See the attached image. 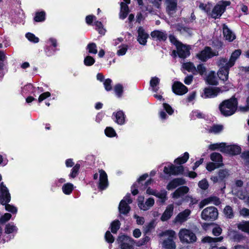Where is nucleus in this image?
Wrapping results in <instances>:
<instances>
[{
	"mask_svg": "<svg viewBox=\"0 0 249 249\" xmlns=\"http://www.w3.org/2000/svg\"><path fill=\"white\" fill-rule=\"evenodd\" d=\"M94 25L96 27V29L98 31L100 34L104 35L105 30L103 28L102 24L101 22L97 21L94 22Z\"/></svg>",
	"mask_w": 249,
	"mask_h": 249,
	"instance_id": "obj_46",
	"label": "nucleus"
},
{
	"mask_svg": "<svg viewBox=\"0 0 249 249\" xmlns=\"http://www.w3.org/2000/svg\"><path fill=\"white\" fill-rule=\"evenodd\" d=\"M180 240L182 243H191L196 240L195 234L191 230L182 229L178 233Z\"/></svg>",
	"mask_w": 249,
	"mask_h": 249,
	"instance_id": "obj_5",
	"label": "nucleus"
},
{
	"mask_svg": "<svg viewBox=\"0 0 249 249\" xmlns=\"http://www.w3.org/2000/svg\"><path fill=\"white\" fill-rule=\"evenodd\" d=\"M223 91L224 90L218 87L205 88L204 90V93L202 95V97L205 98H213L216 97L219 93H222Z\"/></svg>",
	"mask_w": 249,
	"mask_h": 249,
	"instance_id": "obj_14",
	"label": "nucleus"
},
{
	"mask_svg": "<svg viewBox=\"0 0 249 249\" xmlns=\"http://www.w3.org/2000/svg\"><path fill=\"white\" fill-rule=\"evenodd\" d=\"M229 175V171L226 169L220 170L218 173L219 178L220 180L223 179Z\"/></svg>",
	"mask_w": 249,
	"mask_h": 249,
	"instance_id": "obj_49",
	"label": "nucleus"
},
{
	"mask_svg": "<svg viewBox=\"0 0 249 249\" xmlns=\"http://www.w3.org/2000/svg\"><path fill=\"white\" fill-rule=\"evenodd\" d=\"M176 233L172 230L163 232L160 236H167L168 237L162 242V246L165 249H175L176 246L174 240L176 238Z\"/></svg>",
	"mask_w": 249,
	"mask_h": 249,
	"instance_id": "obj_3",
	"label": "nucleus"
},
{
	"mask_svg": "<svg viewBox=\"0 0 249 249\" xmlns=\"http://www.w3.org/2000/svg\"><path fill=\"white\" fill-rule=\"evenodd\" d=\"M12 217V215L10 213H6L3 215H2L0 218V223H5L6 222L9 220Z\"/></svg>",
	"mask_w": 249,
	"mask_h": 249,
	"instance_id": "obj_52",
	"label": "nucleus"
},
{
	"mask_svg": "<svg viewBox=\"0 0 249 249\" xmlns=\"http://www.w3.org/2000/svg\"><path fill=\"white\" fill-rule=\"evenodd\" d=\"M209 204H211L210 200L209 199V197L203 199L199 204V207L200 209L204 207L205 206L208 205Z\"/></svg>",
	"mask_w": 249,
	"mask_h": 249,
	"instance_id": "obj_63",
	"label": "nucleus"
},
{
	"mask_svg": "<svg viewBox=\"0 0 249 249\" xmlns=\"http://www.w3.org/2000/svg\"><path fill=\"white\" fill-rule=\"evenodd\" d=\"M138 41L142 45H145L147 42V39L149 35L147 34L142 27H140L138 30Z\"/></svg>",
	"mask_w": 249,
	"mask_h": 249,
	"instance_id": "obj_19",
	"label": "nucleus"
},
{
	"mask_svg": "<svg viewBox=\"0 0 249 249\" xmlns=\"http://www.w3.org/2000/svg\"><path fill=\"white\" fill-rule=\"evenodd\" d=\"M218 213L217 209L214 207H208L204 209L201 213V218L207 221H213L218 217Z\"/></svg>",
	"mask_w": 249,
	"mask_h": 249,
	"instance_id": "obj_6",
	"label": "nucleus"
},
{
	"mask_svg": "<svg viewBox=\"0 0 249 249\" xmlns=\"http://www.w3.org/2000/svg\"><path fill=\"white\" fill-rule=\"evenodd\" d=\"M73 189V185L70 183L65 184L62 187L63 193L66 195H70Z\"/></svg>",
	"mask_w": 249,
	"mask_h": 249,
	"instance_id": "obj_37",
	"label": "nucleus"
},
{
	"mask_svg": "<svg viewBox=\"0 0 249 249\" xmlns=\"http://www.w3.org/2000/svg\"><path fill=\"white\" fill-rule=\"evenodd\" d=\"M176 48L178 55L180 58H186L190 54V47L189 45H186L181 42H178L176 43Z\"/></svg>",
	"mask_w": 249,
	"mask_h": 249,
	"instance_id": "obj_11",
	"label": "nucleus"
},
{
	"mask_svg": "<svg viewBox=\"0 0 249 249\" xmlns=\"http://www.w3.org/2000/svg\"><path fill=\"white\" fill-rule=\"evenodd\" d=\"M144 198L142 196H139L138 198V205L141 210L146 211L152 207L155 203L153 198L150 197L144 203Z\"/></svg>",
	"mask_w": 249,
	"mask_h": 249,
	"instance_id": "obj_13",
	"label": "nucleus"
},
{
	"mask_svg": "<svg viewBox=\"0 0 249 249\" xmlns=\"http://www.w3.org/2000/svg\"><path fill=\"white\" fill-rule=\"evenodd\" d=\"M99 181L98 188L101 190L105 189L108 186L107 176L106 173L103 170L99 171Z\"/></svg>",
	"mask_w": 249,
	"mask_h": 249,
	"instance_id": "obj_16",
	"label": "nucleus"
},
{
	"mask_svg": "<svg viewBox=\"0 0 249 249\" xmlns=\"http://www.w3.org/2000/svg\"><path fill=\"white\" fill-rule=\"evenodd\" d=\"M155 196L160 199L162 203H164L167 200V192L165 190H161L159 192H156Z\"/></svg>",
	"mask_w": 249,
	"mask_h": 249,
	"instance_id": "obj_36",
	"label": "nucleus"
},
{
	"mask_svg": "<svg viewBox=\"0 0 249 249\" xmlns=\"http://www.w3.org/2000/svg\"><path fill=\"white\" fill-rule=\"evenodd\" d=\"M18 229L13 223H8L5 226V232L7 234L17 232Z\"/></svg>",
	"mask_w": 249,
	"mask_h": 249,
	"instance_id": "obj_30",
	"label": "nucleus"
},
{
	"mask_svg": "<svg viewBox=\"0 0 249 249\" xmlns=\"http://www.w3.org/2000/svg\"><path fill=\"white\" fill-rule=\"evenodd\" d=\"M105 132L107 136L110 137H112L116 134L115 130L110 127H107L105 130Z\"/></svg>",
	"mask_w": 249,
	"mask_h": 249,
	"instance_id": "obj_48",
	"label": "nucleus"
},
{
	"mask_svg": "<svg viewBox=\"0 0 249 249\" xmlns=\"http://www.w3.org/2000/svg\"><path fill=\"white\" fill-rule=\"evenodd\" d=\"M189 191V188L186 186H182L177 189L172 194V196L174 199H178L182 197Z\"/></svg>",
	"mask_w": 249,
	"mask_h": 249,
	"instance_id": "obj_21",
	"label": "nucleus"
},
{
	"mask_svg": "<svg viewBox=\"0 0 249 249\" xmlns=\"http://www.w3.org/2000/svg\"><path fill=\"white\" fill-rule=\"evenodd\" d=\"M1 180V176L0 175V181ZM0 202L2 204H5L10 202L11 200L10 195L7 188L4 185L3 183L0 184Z\"/></svg>",
	"mask_w": 249,
	"mask_h": 249,
	"instance_id": "obj_12",
	"label": "nucleus"
},
{
	"mask_svg": "<svg viewBox=\"0 0 249 249\" xmlns=\"http://www.w3.org/2000/svg\"><path fill=\"white\" fill-rule=\"evenodd\" d=\"M174 208L173 204L168 205L160 217L161 220L166 221L169 219L173 214Z\"/></svg>",
	"mask_w": 249,
	"mask_h": 249,
	"instance_id": "obj_20",
	"label": "nucleus"
},
{
	"mask_svg": "<svg viewBox=\"0 0 249 249\" xmlns=\"http://www.w3.org/2000/svg\"><path fill=\"white\" fill-rule=\"evenodd\" d=\"M191 213V211L189 209H185L184 211L180 212L175 219V222L182 223L185 222L188 219Z\"/></svg>",
	"mask_w": 249,
	"mask_h": 249,
	"instance_id": "obj_17",
	"label": "nucleus"
},
{
	"mask_svg": "<svg viewBox=\"0 0 249 249\" xmlns=\"http://www.w3.org/2000/svg\"><path fill=\"white\" fill-rule=\"evenodd\" d=\"M166 11L170 15L174 14L177 10V0H165Z\"/></svg>",
	"mask_w": 249,
	"mask_h": 249,
	"instance_id": "obj_18",
	"label": "nucleus"
},
{
	"mask_svg": "<svg viewBox=\"0 0 249 249\" xmlns=\"http://www.w3.org/2000/svg\"><path fill=\"white\" fill-rule=\"evenodd\" d=\"M198 186L202 190H206L209 186L208 182L206 179H203L198 182Z\"/></svg>",
	"mask_w": 249,
	"mask_h": 249,
	"instance_id": "obj_55",
	"label": "nucleus"
},
{
	"mask_svg": "<svg viewBox=\"0 0 249 249\" xmlns=\"http://www.w3.org/2000/svg\"><path fill=\"white\" fill-rule=\"evenodd\" d=\"M105 239L106 240L110 243H112L114 242V239L112 236V235L110 233L109 231H107L105 234Z\"/></svg>",
	"mask_w": 249,
	"mask_h": 249,
	"instance_id": "obj_58",
	"label": "nucleus"
},
{
	"mask_svg": "<svg viewBox=\"0 0 249 249\" xmlns=\"http://www.w3.org/2000/svg\"><path fill=\"white\" fill-rule=\"evenodd\" d=\"M222 146H223V143H216L210 144L209 146V148L212 150H214L216 149H220V150Z\"/></svg>",
	"mask_w": 249,
	"mask_h": 249,
	"instance_id": "obj_53",
	"label": "nucleus"
},
{
	"mask_svg": "<svg viewBox=\"0 0 249 249\" xmlns=\"http://www.w3.org/2000/svg\"><path fill=\"white\" fill-rule=\"evenodd\" d=\"M220 167V164H217L215 163L210 162L207 163L206 166V169L209 171H212L214 170L215 169L219 168Z\"/></svg>",
	"mask_w": 249,
	"mask_h": 249,
	"instance_id": "obj_44",
	"label": "nucleus"
},
{
	"mask_svg": "<svg viewBox=\"0 0 249 249\" xmlns=\"http://www.w3.org/2000/svg\"><path fill=\"white\" fill-rule=\"evenodd\" d=\"M185 181L181 178H175L171 181L167 186V189L168 190H173L178 186L184 184Z\"/></svg>",
	"mask_w": 249,
	"mask_h": 249,
	"instance_id": "obj_22",
	"label": "nucleus"
},
{
	"mask_svg": "<svg viewBox=\"0 0 249 249\" xmlns=\"http://www.w3.org/2000/svg\"><path fill=\"white\" fill-rule=\"evenodd\" d=\"M209 197L211 204L217 206L221 203L220 199L215 196H211Z\"/></svg>",
	"mask_w": 249,
	"mask_h": 249,
	"instance_id": "obj_54",
	"label": "nucleus"
},
{
	"mask_svg": "<svg viewBox=\"0 0 249 249\" xmlns=\"http://www.w3.org/2000/svg\"><path fill=\"white\" fill-rule=\"evenodd\" d=\"M94 62V59L90 56H87L84 59V64L88 66L92 65Z\"/></svg>",
	"mask_w": 249,
	"mask_h": 249,
	"instance_id": "obj_47",
	"label": "nucleus"
},
{
	"mask_svg": "<svg viewBox=\"0 0 249 249\" xmlns=\"http://www.w3.org/2000/svg\"><path fill=\"white\" fill-rule=\"evenodd\" d=\"M182 67L183 69L189 72H195L196 71V68L192 62H188L184 63L182 65Z\"/></svg>",
	"mask_w": 249,
	"mask_h": 249,
	"instance_id": "obj_29",
	"label": "nucleus"
},
{
	"mask_svg": "<svg viewBox=\"0 0 249 249\" xmlns=\"http://www.w3.org/2000/svg\"><path fill=\"white\" fill-rule=\"evenodd\" d=\"M206 68L203 64L198 65L196 68V71H197L201 75L206 72Z\"/></svg>",
	"mask_w": 249,
	"mask_h": 249,
	"instance_id": "obj_56",
	"label": "nucleus"
},
{
	"mask_svg": "<svg viewBox=\"0 0 249 249\" xmlns=\"http://www.w3.org/2000/svg\"><path fill=\"white\" fill-rule=\"evenodd\" d=\"M223 129V126L221 124H213L207 129L209 133L218 134L221 132Z\"/></svg>",
	"mask_w": 249,
	"mask_h": 249,
	"instance_id": "obj_26",
	"label": "nucleus"
},
{
	"mask_svg": "<svg viewBox=\"0 0 249 249\" xmlns=\"http://www.w3.org/2000/svg\"><path fill=\"white\" fill-rule=\"evenodd\" d=\"M160 79L157 77H154L151 78L150 85L153 91L157 92L158 90V85L160 83Z\"/></svg>",
	"mask_w": 249,
	"mask_h": 249,
	"instance_id": "obj_27",
	"label": "nucleus"
},
{
	"mask_svg": "<svg viewBox=\"0 0 249 249\" xmlns=\"http://www.w3.org/2000/svg\"><path fill=\"white\" fill-rule=\"evenodd\" d=\"M217 64L220 67L217 72L218 76L223 81L227 80L228 77L229 69L232 66L231 60L228 61L227 59L221 58L219 60Z\"/></svg>",
	"mask_w": 249,
	"mask_h": 249,
	"instance_id": "obj_2",
	"label": "nucleus"
},
{
	"mask_svg": "<svg viewBox=\"0 0 249 249\" xmlns=\"http://www.w3.org/2000/svg\"><path fill=\"white\" fill-rule=\"evenodd\" d=\"M113 119L114 121L119 124H123L124 123V114L122 111L119 110L113 114Z\"/></svg>",
	"mask_w": 249,
	"mask_h": 249,
	"instance_id": "obj_23",
	"label": "nucleus"
},
{
	"mask_svg": "<svg viewBox=\"0 0 249 249\" xmlns=\"http://www.w3.org/2000/svg\"><path fill=\"white\" fill-rule=\"evenodd\" d=\"M206 81L210 85H216L217 84V78L213 71H211L209 73L206 78Z\"/></svg>",
	"mask_w": 249,
	"mask_h": 249,
	"instance_id": "obj_28",
	"label": "nucleus"
},
{
	"mask_svg": "<svg viewBox=\"0 0 249 249\" xmlns=\"http://www.w3.org/2000/svg\"><path fill=\"white\" fill-rule=\"evenodd\" d=\"M211 160L215 162L217 164H220V167L223 165L222 157L220 154L216 152H213L210 155Z\"/></svg>",
	"mask_w": 249,
	"mask_h": 249,
	"instance_id": "obj_25",
	"label": "nucleus"
},
{
	"mask_svg": "<svg viewBox=\"0 0 249 249\" xmlns=\"http://www.w3.org/2000/svg\"><path fill=\"white\" fill-rule=\"evenodd\" d=\"M189 154L188 152H185L183 155L180 157L175 160V162L176 164H182L185 163L188 160Z\"/></svg>",
	"mask_w": 249,
	"mask_h": 249,
	"instance_id": "obj_31",
	"label": "nucleus"
},
{
	"mask_svg": "<svg viewBox=\"0 0 249 249\" xmlns=\"http://www.w3.org/2000/svg\"><path fill=\"white\" fill-rule=\"evenodd\" d=\"M230 4L229 1H219L213 9L211 17L214 18H219L224 12L226 7Z\"/></svg>",
	"mask_w": 249,
	"mask_h": 249,
	"instance_id": "obj_7",
	"label": "nucleus"
},
{
	"mask_svg": "<svg viewBox=\"0 0 249 249\" xmlns=\"http://www.w3.org/2000/svg\"><path fill=\"white\" fill-rule=\"evenodd\" d=\"M224 213L228 218H231L233 216V211L231 207L227 206L224 209Z\"/></svg>",
	"mask_w": 249,
	"mask_h": 249,
	"instance_id": "obj_41",
	"label": "nucleus"
},
{
	"mask_svg": "<svg viewBox=\"0 0 249 249\" xmlns=\"http://www.w3.org/2000/svg\"><path fill=\"white\" fill-rule=\"evenodd\" d=\"M192 115L194 119L204 117V115L198 110L193 111L192 113Z\"/></svg>",
	"mask_w": 249,
	"mask_h": 249,
	"instance_id": "obj_57",
	"label": "nucleus"
},
{
	"mask_svg": "<svg viewBox=\"0 0 249 249\" xmlns=\"http://www.w3.org/2000/svg\"><path fill=\"white\" fill-rule=\"evenodd\" d=\"M209 204H211L210 200L209 199V197L203 199L199 204V207L200 209L204 207L205 206L208 205Z\"/></svg>",
	"mask_w": 249,
	"mask_h": 249,
	"instance_id": "obj_62",
	"label": "nucleus"
},
{
	"mask_svg": "<svg viewBox=\"0 0 249 249\" xmlns=\"http://www.w3.org/2000/svg\"><path fill=\"white\" fill-rule=\"evenodd\" d=\"M114 91L116 95L118 97H120L122 96L123 91V86L120 84L116 85L114 87Z\"/></svg>",
	"mask_w": 249,
	"mask_h": 249,
	"instance_id": "obj_43",
	"label": "nucleus"
},
{
	"mask_svg": "<svg viewBox=\"0 0 249 249\" xmlns=\"http://www.w3.org/2000/svg\"><path fill=\"white\" fill-rule=\"evenodd\" d=\"M112 80L110 79H107L104 82V85L105 89L107 91H110L112 89L111 86Z\"/></svg>",
	"mask_w": 249,
	"mask_h": 249,
	"instance_id": "obj_50",
	"label": "nucleus"
},
{
	"mask_svg": "<svg viewBox=\"0 0 249 249\" xmlns=\"http://www.w3.org/2000/svg\"><path fill=\"white\" fill-rule=\"evenodd\" d=\"M217 55H218L217 52H213L210 47H206L196 54V57L202 61H206L208 59Z\"/></svg>",
	"mask_w": 249,
	"mask_h": 249,
	"instance_id": "obj_10",
	"label": "nucleus"
},
{
	"mask_svg": "<svg viewBox=\"0 0 249 249\" xmlns=\"http://www.w3.org/2000/svg\"><path fill=\"white\" fill-rule=\"evenodd\" d=\"M240 214L244 217H248L249 216V209L243 208L240 210Z\"/></svg>",
	"mask_w": 249,
	"mask_h": 249,
	"instance_id": "obj_64",
	"label": "nucleus"
},
{
	"mask_svg": "<svg viewBox=\"0 0 249 249\" xmlns=\"http://www.w3.org/2000/svg\"><path fill=\"white\" fill-rule=\"evenodd\" d=\"M219 109L222 114L225 116H231L233 113V98L224 101L219 105Z\"/></svg>",
	"mask_w": 249,
	"mask_h": 249,
	"instance_id": "obj_4",
	"label": "nucleus"
},
{
	"mask_svg": "<svg viewBox=\"0 0 249 249\" xmlns=\"http://www.w3.org/2000/svg\"><path fill=\"white\" fill-rule=\"evenodd\" d=\"M223 146H222L220 151L232 155L233 153V146L226 145L225 143H223Z\"/></svg>",
	"mask_w": 249,
	"mask_h": 249,
	"instance_id": "obj_32",
	"label": "nucleus"
},
{
	"mask_svg": "<svg viewBox=\"0 0 249 249\" xmlns=\"http://www.w3.org/2000/svg\"><path fill=\"white\" fill-rule=\"evenodd\" d=\"M223 35L226 40L229 41H232V32L225 26L223 27Z\"/></svg>",
	"mask_w": 249,
	"mask_h": 249,
	"instance_id": "obj_35",
	"label": "nucleus"
},
{
	"mask_svg": "<svg viewBox=\"0 0 249 249\" xmlns=\"http://www.w3.org/2000/svg\"><path fill=\"white\" fill-rule=\"evenodd\" d=\"M80 164L77 163L75 166L72 168L71 173H70L69 177L71 178H74L78 175V173L79 170L80 169Z\"/></svg>",
	"mask_w": 249,
	"mask_h": 249,
	"instance_id": "obj_40",
	"label": "nucleus"
},
{
	"mask_svg": "<svg viewBox=\"0 0 249 249\" xmlns=\"http://www.w3.org/2000/svg\"><path fill=\"white\" fill-rule=\"evenodd\" d=\"M127 50V46L125 45H123L119 47V49L117 51V54L119 56L123 55L125 54Z\"/></svg>",
	"mask_w": 249,
	"mask_h": 249,
	"instance_id": "obj_51",
	"label": "nucleus"
},
{
	"mask_svg": "<svg viewBox=\"0 0 249 249\" xmlns=\"http://www.w3.org/2000/svg\"><path fill=\"white\" fill-rule=\"evenodd\" d=\"M111 231L113 233H116L120 227V223L119 220H115L111 224Z\"/></svg>",
	"mask_w": 249,
	"mask_h": 249,
	"instance_id": "obj_39",
	"label": "nucleus"
},
{
	"mask_svg": "<svg viewBox=\"0 0 249 249\" xmlns=\"http://www.w3.org/2000/svg\"><path fill=\"white\" fill-rule=\"evenodd\" d=\"M172 90L175 94L182 95L187 92L188 88L181 82H176L172 86Z\"/></svg>",
	"mask_w": 249,
	"mask_h": 249,
	"instance_id": "obj_15",
	"label": "nucleus"
},
{
	"mask_svg": "<svg viewBox=\"0 0 249 249\" xmlns=\"http://www.w3.org/2000/svg\"><path fill=\"white\" fill-rule=\"evenodd\" d=\"M151 36L160 41H164L167 38V34L165 32L160 31H154L151 34Z\"/></svg>",
	"mask_w": 249,
	"mask_h": 249,
	"instance_id": "obj_24",
	"label": "nucleus"
},
{
	"mask_svg": "<svg viewBox=\"0 0 249 249\" xmlns=\"http://www.w3.org/2000/svg\"><path fill=\"white\" fill-rule=\"evenodd\" d=\"M223 237H219L217 238H212L210 236H207L204 237L202 239V242L204 243H210L212 244V246L213 245V243H216L217 242H220L222 240Z\"/></svg>",
	"mask_w": 249,
	"mask_h": 249,
	"instance_id": "obj_33",
	"label": "nucleus"
},
{
	"mask_svg": "<svg viewBox=\"0 0 249 249\" xmlns=\"http://www.w3.org/2000/svg\"><path fill=\"white\" fill-rule=\"evenodd\" d=\"M45 13L44 12L37 13L35 17V20L36 22H41L44 20Z\"/></svg>",
	"mask_w": 249,
	"mask_h": 249,
	"instance_id": "obj_42",
	"label": "nucleus"
},
{
	"mask_svg": "<svg viewBox=\"0 0 249 249\" xmlns=\"http://www.w3.org/2000/svg\"><path fill=\"white\" fill-rule=\"evenodd\" d=\"M5 209L6 211L13 213H16L17 212V208L10 204H7L5 205Z\"/></svg>",
	"mask_w": 249,
	"mask_h": 249,
	"instance_id": "obj_60",
	"label": "nucleus"
},
{
	"mask_svg": "<svg viewBox=\"0 0 249 249\" xmlns=\"http://www.w3.org/2000/svg\"><path fill=\"white\" fill-rule=\"evenodd\" d=\"M117 241L122 249H133L135 242L130 237L124 235L119 236Z\"/></svg>",
	"mask_w": 249,
	"mask_h": 249,
	"instance_id": "obj_8",
	"label": "nucleus"
},
{
	"mask_svg": "<svg viewBox=\"0 0 249 249\" xmlns=\"http://www.w3.org/2000/svg\"><path fill=\"white\" fill-rule=\"evenodd\" d=\"M87 49L89 53L96 54L97 53V48L95 43H90L87 47Z\"/></svg>",
	"mask_w": 249,
	"mask_h": 249,
	"instance_id": "obj_38",
	"label": "nucleus"
},
{
	"mask_svg": "<svg viewBox=\"0 0 249 249\" xmlns=\"http://www.w3.org/2000/svg\"><path fill=\"white\" fill-rule=\"evenodd\" d=\"M241 157L246 160V165L249 166V151H244L242 153Z\"/></svg>",
	"mask_w": 249,
	"mask_h": 249,
	"instance_id": "obj_59",
	"label": "nucleus"
},
{
	"mask_svg": "<svg viewBox=\"0 0 249 249\" xmlns=\"http://www.w3.org/2000/svg\"><path fill=\"white\" fill-rule=\"evenodd\" d=\"M163 172L164 174L169 175H184L191 178H195L196 177L197 174L193 171H189L187 173L184 172L183 167L181 165L175 166L172 164H168L164 167Z\"/></svg>",
	"mask_w": 249,
	"mask_h": 249,
	"instance_id": "obj_1",
	"label": "nucleus"
},
{
	"mask_svg": "<svg viewBox=\"0 0 249 249\" xmlns=\"http://www.w3.org/2000/svg\"><path fill=\"white\" fill-rule=\"evenodd\" d=\"M51 96V93L49 92H45L40 95L38 98V102H41L42 101Z\"/></svg>",
	"mask_w": 249,
	"mask_h": 249,
	"instance_id": "obj_61",
	"label": "nucleus"
},
{
	"mask_svg": "<svg viewBox=\"0 0 249 249\" xmlns=\"http://www.w3.org/2000/svg\"><path fill=\"white\" fill-rule=\"evenodd\" d=\"M132 202L130 197V194H127L122 199L119 206V211L121 213L126 214L128 213L130 210V207L129 204H131Z\"/></svg>",
	"mask_w": 249,
	"mask_h": 249,
	"instance_id": "obj_9",
	"label": "nucleus"
},
{
	"mask_svg": "<svg viewBox=\"0 0 249 249\" xmlns=\"http://www.w3.org/2000/svg\"><path fill=\"white\" fill-rule=\"evenodd\" d=\"M238 228L242 231L249 234V221H244L238 225Z\"/></svg>",
	"mask_w": 249,
	"mask_h": 249,
	"instance_id": "obj_34",
	"label": "nucleus"
},
{
	"mask_svg": "<svg viewBox=\"0 0 249 249\" xmlns=\"http://www.w3.org/2000/svg\"><path fill=\"white\" fill-rule=\"evenodd\" d=\"M26 37L29 41L34 43H37L39 41V38L32 33H28L26 34Z\"/></svg>",
	"mask_w": 249,
	"mask_h": 249,
	"instance_id": "obj_45",
	"label": "nucleus"
}]
</instances>
